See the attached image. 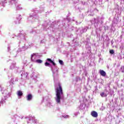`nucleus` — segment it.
<instances>
[{
	"instance_id": "f257e3e1",
	"label": "nucleus",
	"mask_w": 124,
	"mask_h": 124,
	"mask_svg": "<svg viewBox=\"0 0 124 124\" xmlns=\"http://www.w3.org/2000/svg\"><path fill=\"white\" fill-rule=\"evenodd\" d=\"M56 101L57 103H61V98H62V95L63 94V91H62V87L61 83L58 82L56 86Z\"/></svg>"
},
{
	"instance_id": "f03ea898",
	"label": "nucleus",
	"mask_w": 124,
	"mask_h": 124,
	"mask_svg": "<svg viewBox=\"0 0 124 124\" xmlns=\"http://www.w3.org/2000/svg\"><path fill=\"white\" fill-rule=\"evenodd\" d=\"M91 116L93 117V118H97V117H98V114L96 111L93 110L91 112Z\"/></svg>"
},
{
	"instance_id": "7ed1b4c3",
	"label": "nucleus",
	"mask_w": 124,
	"mask_h": 124,
	"mask_svg": "<svg viewBox=\"0 0 124 124\" xmlns=\"http://www.w3.org/2000/svg\"><path fill=\"white\" fill-rule=\"evenodd\" d=\"M100 74L103 76V77H105L106 76V72L103 71V70H100L99 71Z\"/></svg>"
},
{
	"instance_id": "20e7f679",
	"label": "nucleus",
	"mask_w": 124,
	"mask_h": 124,
	"mask_svg": "<svg viewBox=\"0 0 124 124\" xmlns=\"http://www.w3.org/2000/svg\"><path fill=\"white\" fill-rule=\"evenodd\" d=\"M31 100V94H29L27 96V100H28V101H30Z\"/></svg>"
},
{
	"instance_id": "39448f33",
	"label": "nucleus",
	"mask_w": 124,
	"mask_h": 124,
	"mask_svg": "<svg viewBox=\"0 0 124 124\" xmlns=\"http://www.w3.org/2000/svg\"><path fill=\"white\" fill-rule=\"evenodd\" d=\"M17 95L18 96H22L23 95V92L21 91H17Z\"/></svg>"
},
{
	"instance_id": "423d86ee",
	"label": "nucleus",
	"mask_w": 124,
	"mask_h": 124,
	"mask_svg": "<svg viewBox=\"0 0 124 124\" xmlns=\"http://www.w3.org/2000/svg\"><path fill=\"white\" fill-rule=\"evenodd\" d=\"M100 95L102 96V97H106V96H107V94H105L104 92L101 93Z\"/></svg>"
},
{
	"instance_id": "0eeeda50",
	"label": "nucleus",
	"mask_w": 124,
	"mask_h": 124,
	"mask_svg": "<svg viewBox=\"0 0 124 124\" xmlns=\"http://www.w3.org/2000/svg\"><path fill=\"white\" fill-rule=\"evenodd\" d=\"M36 62H38V63H42V60L40 59H38L36 61Z\"/></svg>"
},
{
	"instance_id": "6e6552de",
	"label": "nucleus",
	"mask_w": 124,
	"mask_h": 124,
	"mask_svg": "<svg viewBox=\"0 0 124 124\" xmlns=\"http://www.w3.org/2000/svg\"><path fill=\"white\" fill-rule=\"evenodd\" d=\"M109 53L111 55H113V54L115 53V51H114V50L113 49H111L110 50H109Z\"/></svg>"
},
{
	"instance_id": "1a4fd4ad",
	"label": "nucleus",
	"mask_w": 124,
	"mask_h": 124,
	"mask_svg": "<svg viewBox=\"0 0 124 124\" xmlns=\"http://www.w3.org/2000/svg\"><path fill=\"white\" fill-rule=\"evenodd\" d=\"M46 60L47 61V62H52L53 61H52V59H50V58H47L46 59Z\"/></svg>"
},
{
	"instance_id": "9d476101",
	"label": "nucleus",
	"mask_w": 124,
	"mask_h": 124,
	"mask_svg": "<svg viewBox=\"0 0 124 124\" xmlns=\"http://www.w3.org/2000/svg\"><path fill=\"white\" fill-rule=\"evenodd\" d=\"M45 65L46 66H49V65H50V63H48L47 62H46L45 63Z\"/></svg>"
},
{
	"instance_id": "9b49d317",
	"label": "nucleus",
	"mask_w": 124,
	"mask_h": 124,
	"mask_svg": "<svg viewBox=\"0 0 124 124\" xmlns=\"http://www.w3.org/2000/svg\"><path fill=\"white\" fill-rule=\"evenodd\" d=\"M59 63H60V64H63V62L62 60H59Z\"/></svg>"
},
{
	"instance_id": "f8f14e48",
	"label": "nucleus",
	"mask_w": 124,
	"mask_h": 124,
	"mask_svg": "<svg viewBox=\"0 0 124 124\" xmlns=\"http://www.w3.org/2000/svg\"><path fill=\"white\" fill-rule=\"evenodd\" d=\"M51 63H52V64H53V65H54V66L56 65V63H55V62H53V61H52V62H51Z\"/></svg>"
},
{
	"instance_id": "ddd939ff",
	"label": "nucleus",
	"mask_w": 124,
	"mask_h": 124,
	"mask_svg": "<svg viewBox=\"0 0 124 124\" xmlns=\"http://www.w3.org/2000/svg\"><path fill=\"white\" fill-rule=\"evenodd\" d=\"M66 118H68V115L66 116Z\"/></svg>"
},
{
	"instance_id": "4468645a",
	"label": "nucleus",
	"mask_w": 124,
	"mask_h": 124,
	"mask_svg": "<svg viewBox=\"0 0 124 124\" xmlns=\"http://www.w3.org/2000/svg\"><path fill=\"white\" fill-rule=\"evenodd\" d=\"M31 57H32V58L33 56L32 55V56H31Z\"/></svg>"
}]
</instances>
